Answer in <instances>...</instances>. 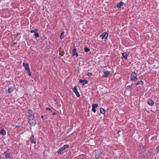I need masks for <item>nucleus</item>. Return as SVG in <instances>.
<instances>
[{"mask_svg": "<svg viewBox=\"0 0 159 159\" xmlns=\"http://www.w3.org/2000/svg\"><path fill=\"white\" fill-rule=\"evenodd\" d=\"M131 80L132 81H136L138 80L136 74L134 72H132L130 76Z\"/></svg>", "mask_w": 159, "mask_h": 159, "instance_id": "nucleus-1", "label": "nucleus"}, {"mask_svg": "<svg viewBox=\"0 0 159 159\" xmlns=\"http://www.w3.org/2000/svg\"><path fill=\"white\" fill-rule=\"evenodd\" d=\"M29 122L31 126H34L36 124V121L35 117L29 118Z\"/></svg>", "mask_w": 159, "mask_h": 159, "instance_id": "nucleus-2", "label": "nucleus"}, {"mask_svg": "<svg viewBox=\"0 0 159 159\" xmlns=\"http://www.w3.org/2000/svg\"><path fill=\"white\" fill-rule=\"evenodd\" d=\"M69 147V145L67 144L63 146L60 148L57 151V152L58 154H61V152L65 150L66 148H68Z\"/></svg>", "mask_w": 159, "mask_h": 159, "instance_id": "nucleus-3", "label": "nucleus"}, {"mask_svg": "<svg viewBox=\"0 0 159 159\" xmlns=\"http://www.w3.org/2000/svg\"><path fill=\"white\" fill-rule=\"evenodd\" d=\"M27 113L28 114V119L35 117L34 112L31 110H29L28 111Z\"/></svg>", "mask_w": 159, "mask_h": 159, "instance_id": "nucleus-4", "label": "nucleus"}, {"mask_svg": "<svg viewBox=\"0 0 159 159\" xmlns=\"http://www.w3.org/2000/svg\"><path fill=\"white\" fill-rule=\"evenodd\" d=\"M77 88L76 86H75L73 89V92L75 93L77 97H80V95L79 93L78 92L77 90Z\"/></svg>", "mask_w": 159, "mask_h": 159, "instance_id": "nucleus-5", "label": "nucleus"}, {"mask_svg": "<svg viewBox=\"0 0 159 159\" xmlns=\"http://www.w3.org/2000/svg\"><path fill=\"white\" fill-rule=\"evenodd\" d=\"M108 35V34L106 32H104L100 35V38H101L102 39H103V38L106 39L107 38Z\"/></svg>", "mask_w": 159, "mask_h": 159, "instance_id": "nucleus-6", "label": "nucleus"}, {"mask_svg": "<svg viewBox=\"0 0 159 159\" xmlns=\"http://www.w3.org/2000/svg\"><path fill=\"white\" fill-rule=\"evenodd\" d=\"M110 74V71L107 70L103 72V76L104 77L107 78Z\"/></svg>", "mask_w": 159, "mask_h": 159, "instance_id": "nucleus-7", "label": "nucleus"}, {"mask_svg": "<svg viewBox=\"0 0 159 159\" xmlns=\"http://www.w3.org/2000/svg\"><path fill=\"white\" fill-rule=\"evenodd\" d=\"M30 140L31 143L35 144L36 143V140L34 139V136L32 135L30 138Z\"/></svg>", "mask_w": 159, "mask_h": 159, "instance_id": "nucleus-8", "label": "nucleus"}, {"mask_svg": "<svg viewBox=\"0 0 159 159\" xmlns=\"http://www.w3.org/2000/svg\"><path fill=\"white\" fill-rule=\"evenodd\" d=\"M76 48H74L72 50V52H73L72 53V56H74L75 55L76 56L78 57V53L76 52Z\"/></svg>", "mask_w": 159, "mask_h": 159, "instance_id": "nucleus-9", "label": "nucleus"}, {"mask_svg": "<svg viewBox=\"0 0 159 159\" xmlns=\"http://www.w3.org/2000/svg\"><path fill=\"white\" fill-rule=\"evenodd\" d=\"M79 82L80 83H83V85L85 84H88V81L84 79L83 80H82L80 79L79 80Z\"/></svg>", "mask_w": 159, "mask_h": 159, "instance_id": "nucleus-10", "label": "nucleus"}, {"mask_svg": "<svg viewBox=\"0 0 159 159\" xmlns=\"http://www.w3.org/2000/svg\"><path fill=\"white\" fill-rule=\"evenodd\" d=\"M144 84V82L142 81H140L137 82L136 83L135 82H134L133 83H132V84H135L136 85H138L139 84Z\"/></svg>", "mask_w": 159, "mask_h": 159, "instance_id": "nucleus-11", "label": "nucleus"}, {"mask_svg": "<svg viewBox=\"0 0 159 159\" xmlns=\"http://www.w3.org/2000/svg\"><path fill=\"white\" fill-rule=\"evenodd\" d=\"M147 103L150 106H152L154 103V102L151 99L148 100L147 101Z\"/></svg>", "mask_w": 159, "mask_h": 159, "instance_id": "nucleus-12", "label": "nucleus"}, {"mask_svg": "<svg viewBox=\"0 0 159 159\" xmlns=\"http://www.w3.org/2000/svg\"><path fill=\"white\" fill-rule=\"evenodd\" d=\"M124 3L123 2H119V3H118L116 5V7L118 8H120L121 7V6H123Z\"/></svg>", "mask_w": 159, "mask_h": 159, "instance_id": "nucleus-13", "label": "nucleus"}, {"mask_svg": "<svg viewBox=\"0 0 159 159\" xmlns=\"http://www.w3.org/2000/svg\"><path fill=\"white\" fill-rule=\"evenodd\" d=\"M133 85V84H132L131 85L127 86V85L126 84H125V86L126 89L127 90H131L132 89V86Z\"/></svg>", "mask_w": 159, "mask_h": 159, "instance_id": "nucleus-14", "label": "nucleus"}, {"mask_svg": "<svg viewBox=\"0 0 159 159\" xmlns=\"http://www.w3.org/2000/svg\"><path fill=\"white\" fill-rule=\"evenodd\" d=\"M23 66L25 67V70H27V69L29 68V64L27 63H23Z\"/></svg>", "mask_w": 159, "mask_h": 159, "instance_id": "nucleus-15", "label": "nucleus"}, {"mask_svg": "<svg viewBox=\"0 0 159 159\" xmlns=\"http://www.w3.org/2000/svg\"><path fill=\"white\" fill-rule=\"evenodd\" d=\"M15 89V88L13 87H11L9 88L8 89V92L9 93H11L13 92Z\"/></svg>", "mask_w": 159, "mask_h": 159, "instance_id": "nucleus-16", "label": "nucleus"}, {"mask_svg": "<svg viewBox=\"0 0 159 159\" xmlns=\"http://www.w3.org/2000/svg\"><path fill=\"white\" fill-rule=\"evenodd\" d=\"M121 58H125V59H127V55L126 53H122V55L121 57Z\"/></svg>", "mask_w": 159, "mask_h": 159, "instance_id": "nucleus-17", "label": "nucleus"}, {"mask_svg": "<svg viewBox=\"0 0 159 159\" xmlns=\"http://www.w3.org/2000/svg\"><path fill=\"white\" fill-rule=\"evenodd\" d=\"M0 134L3 135L6 134V132L4 129H2L0 131Z\"/></svg>", "mask_w": 159, "mask_h": 159, "instance_id": "nucleus-18", "label": "nucleus"}, {"mask_svg": "<svg viewBox=\"0 0 159 159\" xmlns=\"http://www.w3.org/2000/svg\"><path fill=\"white\" fill-rule=\"evenodd\" d=\"M5 156L7 159H10L11 157V155L9 153H6Z\"/></svg>", "mask_w": 159, "mask_h": 159, "instance_id": "nucleus-19", "label": "nucleus"}, {"mask_svg": "<svg viewBox=\"0 0 159 159\" xmlns=\"http://www.w3.org/2000/svg\"><path fill=\"white\" fill-rule=\"evenodd\" d=\"M100 112L101 113L104 114V113H105V110L103 108H100Z\"/></svg>", "mask_w": 159, "mask_h": 159, "instance_id": "nucleus-20", "label": "nucleus"}, {"mask_svg": "<svg viewBox=\"0 0 159 159\" xmlns=\"http://www.w3.org/2000/svg\"><path fill=\"white\" fill-rule=\"evenodd\" d=\"M26 70H27V72L28 73L29 75L30 76L31 75V72L30 70V68H28Z\"/></svg>", "mask_w": 159, "mask_h": 159, "instance_id": "nucleus-21", "label": "nucleus"}, {"mask_svg": "<svg viewBox=\"0 0 159 159\" xmlns=\"http://www.w3.org/2000/svg\"><path fill=\"white\" fill-rule=\"evenodd\" d=\"M64 32H62L61 33V34L60 36V38L61 39H63L64 37Z\"/></svg>", "mask_w": 159, "mask_h": 159, "instance_id": "nucleus-22", "label": "nucleus"}, {"mask_svg": "<svg viewBox=\"0 0 159 159\" xmlns=\"http://www.w3.org/2000/svg\"><path fill=\"white\" fill-rule=\"evenodd\" d=\"M98 106V105L97 104H93L92 105V107L94 108H96Z\"/></svg>", "mask_w": 159, "mask_h": 159, "instance_id": "nucleus-23", "label": "nucleus"}, {"mask_svg": "<svg viewBox=\"0 0 159 159\" xmlns=\"http://www.w3.org/2000/svg\"><path fill=\"white\" fill-rule=\"evenodd\" d=\"M38 30L36 29H35L33 30H31L30 31V32L31 33H34L37 32L38 31Z\"/></svg>", "mask_w": 159, "mask_h": 159, "instance_id": "nucleus-24", "label": "nucleus"}, {"mask_svg": "<svg viewBox=\"0 0 159 159\" xmlns=\"http://www.w3.org/2000/svg\"><path fill=\"white\" fill-rule=\"evenodd\" d=\"M84 51L86 52H88L90 51V49L88 48L85 47L84 48Z\"/></svg>", "mask_w": 159, "mask_h": 159, "instance_id": "nucleus-25", "label": "nucleus"}, {"mask_svg": "<svg viewBox=\"0 0 159 159\" xmlns=\"http://www.w3.org/2000/svg\"><path fill=\"white\" fill-rule=\"evenodd\" d=\"M34 35L36 37H39V34L37 32L34 33Z\"/></svg>", "mask_w": 159, "mask_h": 159, "instance_id": "nucleus-26", "label": "nucleus"}, {"mask_svg": "<svg viewBox=\"0 0 159 159\" xmlns=\"http://www.w3.org/2000/svg\"><path fill=\"white\" fill-rule=\"evenodd\" d=\"M87 75L89 76H91L92 75V74L91 73L88 72L87 74Z\"/></svg>", "mask_w": 159, "mask_h": 159, "instance_id": "nucleus-27", "label": "nucleus"}, {"mask_svg": "<svg viewBox=\"0 0 159 159\" xmlns=\"http://www.w3.org/2000/svg\"><path fill=\"white\" fill-rule=\"evenodd\" d=\"M92 111L94 112H95L96 111V110L95 109V108H94L93 107L92 108Z\"/></svg>", "mask_w": 159, "mask_h": 159, "instance_id": "nucleus-28", "label": "nucleus"}, {"mask_svg": "<svg viewBox=\"0 0 159 159\" xmlns=\"http://www.w3.org/2000/svg\"><path fill=\"white\" fill-rule=\"evenodd\" d=\"M46 110H49V111L52 110V109L51 108H48V107L46 108Z\"/></svg>", "mask_w": 159, "mask_h": 159, "instance_id": "nucleus-29", "label": "nucleus"}, {"mask_svg": "<svg viewBox=\"0 0 159 159\" xmlns=\"http://www.w3.org/2000/svg\"><path fill=\"white\" fill-rule=\"evenodd\" d=\"M157 150H158V151H159V146L157 147Z\"/></svg>", "mask_w": 159, "mask_h": 159, "instance_id": "nucleus-30", "label": "nucleus"}, {"mask_svg": "<svg viewBox=\"0 0 159 159\" xmlns=\"http://www.w3.org/2000/svg\"><path fill=\"white\" fill-rule=\"evenodd\" d=\"M56 113H55V112H53V115H56Z\"/></svg>", "mask_w": 159, "mask_h": 159, "instance_id": "nucleus-31", "label": "nucleus"}, {"mask_svg": "<svg viewBox=\"0 0 159 159\" xmlns=\"http://www.w3.org/2000/svg\"><path fill=\"white\" fill-rule=\"evenodd\" d=\"M16 43H13V44H16Z\"/></svg>", "mask_w": 159, "mask_h": 159, "instance_id": "nucleus-32", "label": "nucleus"}, {"mask_svg": "<svg viewBox=\"0 0 159 159\" xmlns=\"http://www.w3.org/2000/svg\"><path fill=\"white\" fill-rule=\"evenodd\" d=\"M42 118H43V116H42Z\"/></svg>", "mask_w": 159, "mask_h": 159, "instance_id": "nucleus-33", "label": "nucleus"}]
</instances>
